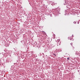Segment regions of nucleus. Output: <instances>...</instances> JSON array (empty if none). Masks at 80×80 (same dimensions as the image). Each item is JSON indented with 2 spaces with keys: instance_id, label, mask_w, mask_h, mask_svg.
<instances>
[{
  "instance_id": "f257e3e1",
  "label": "nucleus",
  "mask_w": 80,
  "mask_h": 80,
  "mask_svg": "<svg viewBox=\"0 0 80 80\" xmlns=\"http://www.w3.org/2000/svg\"><path fill=\"white\" fill-rule=\"evenodd\" d=\"M57 42L58 45L59 44V45H60V39H58L57 40Z\"/></svg>"
},
{
  "instance_id": "20e7f679",
  "label": "nucleus",
  "mask_w": 80,
  "mask_h": 80,
  "mask_svg": "<svg viewBox=\"0 0 80 80\" xmlns=\"http://www.w3.org/2000/svg\"><path fill=\"white\" fill-rule=\"evenodd\" d=\"M67 59H68V60H69L70 59V58H67Z\"/></svg>"
},
{
  "instance_id": "7ed1b4c3",
  "label": "nucleus",
  "mask_w": 80,
  "mask_h": 80,
  "mask_svg": "<svg viewBox=\"0 0 80 80\" xmlns=\"http://www.w3.org/2000/svg\"><path fill=\"white\" fill-rule=\"evenodd\" d=\"M70 45H71V46H72V45H73V43H71L70 44Z\"/></svg>"
},
{
  "instance_id": "39448f33",
  "label": "nucleus",
  "mask_w": 80,
  "mask_h": 80,
  "mask_svg": "<svg viewBox=\"0 0 80 80\" xmlns=\"http://www.w3.org/2000/svg\"><path fill=\"white\" fill-rule=\"evenodd\" d=\"M53 55H55V54H53Z\"/></svg>"
},
{
  "instance_id": "f03ea898",
  "label": "nucleus",
  "mask_w": 80,
  "mask_h": 80,
  "mask_svg": "<svg viewBox=\"0 0 80 80\" xmlns=\"http://www.w3.org/2000/svg\"><path fill=\"white\" fill-rule=\"evenodd\" d=\"M53 36L54 39V38H55V34L53 35Z\"/></svg>"
}]
</instances>
